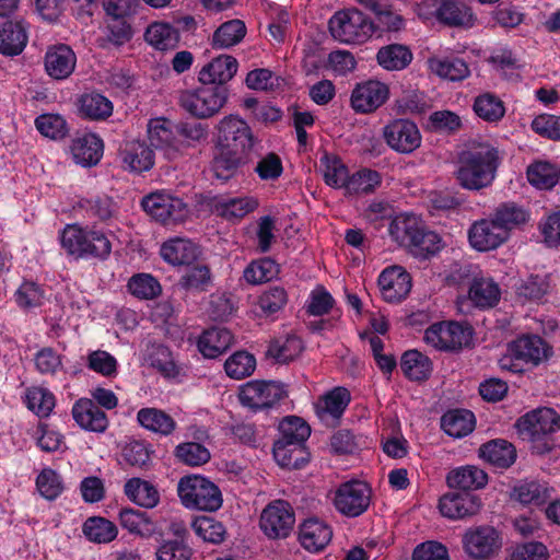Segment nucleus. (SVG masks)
I'll use <instances>...</instances> for the list:
<instances>
[{
    "label": "nucleus",
    "instance_id": "obj_1",
    "mask_svg": "<svg viewBox=\"0 0 560 560\" xmlns=\"http://www.w3.org/2000/svg\"><path fill=\"white\" fill-rule=\"evenodd\" d=\"M499 165L498 149L481 143L459 154L454 176L462 188L479 191L492 185Z\"/></svg>",
    "mask_w": 560,
    "mask_h": 560
},
{
    "label": "nucleus",
    "instance_id": "obj_2",
    "mask_svg": "<svg viewBox=\"0 0 560 560\" xmlns=\"http://www.w3.org/2000/svg\"><path fill=\"white\" fill-rule=\"evenodd\" d=\"M61 245L68 254L77 258L93 257L103 260L112 252V243L103 232L81 229L75 224L65 228Z\"/></svg>",
    "mask_w": 560,
    "mask_h": 560
},
{
    "label": "nucleus",
    "instance_id": "obj_3",
    "mask_svg": "<svg viewBox=\"0 0 560 560\" xmlns=\"http://www.w3.org/2000/svg\"><path fill=\"white\" fill-rule=\"evenodd\" d=\"M229 90L225 85L202 84L195 90L183 91L179 105L197 119H207L217 115L226 104Z\"/></svg>",
    "mask_w": 560,
    "mask_h": 560
},
{
    "label": "nucleus",
    "instance_id": "obj_4",
    "mask_svg": "<svg viewBox=\"0 0 560 560\" xmlns=\"http://www.w3.org/2000/svg\"><path fill=\"white\" fill-rule=\"evenodd\" d=\"M177 491L182 503L188 509L214 512L222 506L220 489L201 476L183 477Z\"/></svg>",
    "mask_w": 560,
    "mask_h": 560
},
{
    "label": "nucleus",
    "instance_id": "obj_5",
    "mask_svg": "<svg viewBox=\"0 0 560 560\" xmlns=\"http://www.w3.org/2000/svg\"><path fill=\"white\" fill-rule=\"evenodd\" d=\"M329 31L340 42L361 44L374 34L375 25L358 9H349L329 20Z\"/></svg>",
    "mask_w": 560,
    "mask_h": 560
},
{
    "label": "nucleus",
    "instance_id": "obj_6",
    "mask_svg": "<svg viewBox=\"0 0 560 560\" xmlns=\"http://www.w3.org/2000/svg\"><path fill=\"white\" fill-rule=\"evenodd\" d=\"M218 145L250 158L260 141L254 136L249 125L236 115L222 118L218 126Z\"/></svg>",
    "mask_w": 560,
    "mask_h": 560
},
{
    "label": "nucleus",
    "instance_id": "obj_7",
    "mask_svg": "<svg viewBox=\"0 0 560 560\" xmlns=\"http://www.w3.org/2000/svg\"><path fill=\"white\" fill-rule=\"evenodd\" d=\"M285 396L284 387L275 381H249L240 388L238 398L243 406L254 411L272 407Z\"/></svg>",
    "mask_w": 560,
    "mask_h": 560
},
{
    "label": "nucleus",
    "instance_id": "obj_8",
    "mask_svg": "<svg viewBox=\"0 0 560 560\" xmlns=\"http://www.w3.org/2000/svg\"><path fill=\"white\" fill-rule=\"evenodd\" d=\"M295 515L292 506L283 500L269 503L261 512L259 526L269 539L287 538L293 529Z\"/></svg>",
    "mask_w": 560,
    "mask_h": 560
},
{
    "label": "nucleus",
    "instance_id": "obj_9",
    "mask_svg": "<svg viewBox=\"0 0 560 560\" xmlns=\"http://www.w3.org/2000/svg\"><path fill=\"white\" fill-rule=\"evenodd\" d=\"M371 493V488L363 481L341 483L335 493V508L345 516L357 517L370 506Z\"/></svg>",
    "mask_w": 560,
    "mask_h": 560
},
{
    "label": "nucleus",
    "instance_id": "obj_10",
    "mask_svg": "<svg viewBox=\"0 0 560 560\" xmlns=\"http://www.w3.org/2000/svg\"><path fill=\"white\" fill-rule=\"evenodd\" d=\"M383 136L389 148L398 153L409 154L421 144L418 126L405 118L394 119L384 127Z\"/></svg>",
    "mask_w": 560,
    "mask_h": 560
},
{
    "label": "nucleus",
    "instance_id": "obj_11",
    "mask_svg": "<svg viewBox=\"0 0 560 560\" xmlns=\"http://www.w3.org/2000/svg\"><path fill=\"white\" fill-rule=\"evenodd\" d=\"M515 428L522 439L552 435L560 429V416L551 408H539L522 416Z\"/></svg>",
    "mask_w": 560,
    "mask_h": 560
},
{
    "label": "nucleus",
    "instance_id": "obj_12",
    "mask_svg": "<svg viewBox=\"0 0 560 560\" xmlns=\"http://www.w3.org/2000/svg\"><path fill=\"white\" fill-rule=\"evenodd\" d=\"M463 545L469 557L483 560L501 548V539L494 527L485 525L468 529L463 536Z\"/></svg>",
    "mask_w": 560,
    "mask_h": 560
},
{
    "label": "nucleus",
    "instance_id": "obj_13",
    "mask_svg": "<svg viewBox=\"0 0 560 560\" xmlns=\"http://www.w3.org/2000/svg\"><path fill=\"white\" fill-rule=\"evenodd\" d=\"M388 86L377 80L358 83L351 93V106L355 113L369 114L380 108L388 98Z\"/></svg>",
    "mask_w": 560,
    "mask_h": 560
},
{
    "label": "nucleus",
    "instance_id": "obj_14",
    "mask_svg": "<svg viewBox=\"0 0 560 560\" xmlns=\"http://www.w3.org/2000/svg\"><path fill=\"white\" fill-rule=\"evenodd\" d=\"M508 351L524 366H537L552 354V348L538 335H523L508 343Z\"/></svg>",
    "mask_w": 560,
    "mask_h": 560
},
{
    "label": "nucleus",
    "instance_id": "obj_15",
    "mask_svg": "<svg viewBox=\"0 0 560 560\" xmlns=\"http://www.w3.org/2000/svg\"><path fill=\"white\" fill-rule=\"evenodd\" d=\"M141 206L148 214L164 224L168 221H179L186 213V203L182 199L164 194L145 196Z\"/></svg>",
    "mask_w": 560,
    "mask_h": 560
},
{
    "label": "nucleus",
    "instance_id": "obj_16",
    "mask_svg": "<svg viewBox=\"0 0 560 560\" xmlns=\"http://www.w3.org/2000/svg\"><path fill=\"white\" fill-rule=\"evenodd\" d=\"M443 516L457 520L476 515L481 509V500L468 491H454L444 494L439 502Z\"/></svg>",
    "mask_w": 560,
    "mask_h": 560
},
{
    "label": "nucleus",
    "instance_id": "obj_17",
    "mask_svg": "<svg viewBox=\"0 0 560 560\" xmlns=\"http://www.w3.org/2000/svg\"><path fill=\"white\" fill-rule=\"evenodd\" d=\"M378 285L386 302L399 303L411 290V277L402 267L393 266L382 271Z\"/></svg>",
    "mask_w": 560,
    "mask_h": 560
},
{
    "label": "nucleus",
    "instance_id": "obj_18",
    "mask_svg": "<svg viewBox=\"0 0 560 560\" xmlns=\"http://www.w3.org/2000/svg\"><path fill=\"white\" fill-rule=\"evenodd\" d=\"M468 238L475 249L488 252L503 244L509 238V233L502 230L492 218L474 223L469 229Z\"/></svg>",
    "mask_w": 560,
    "mask_h": 560
},
{
    "label": "nucleus",
    "instance_id": "obj_19",
    "mask_svg": "<svg viewBox=\"0 0 560 560\" xmlns=\"http://www.w3.org/2000/svg\"><path fill=\"white\" fill-rule=\"evenodd\" d=\"M72 417L86 431L103 433L108 427L105 411L90 398H81L74 402Z\"/></svg>",
    "mask_w": 560,
    "mask_h": 560
},
{
    "label": "nucleus",
    "instance_id": "obj_20",
    "mask_svg": "<svg viewBox=\"0 0 560 560\" xmlns=\"http://www.w3.org/2000/svg\"><path fill=\"white\" fill-rule=\"evenodd\" d=\"M77 57L68 45L50 47L45 55V70L56 80L67 79L74 70Z\"/></svg>",
    "mask_w": 560,
    "mask_h": 560
},
{
    "label": "nucleus",
    "instance_id": "obj_21",
    "mask_svg": "<svg viewBox=\"0 0 560 560\" xmlns=\"http://www.w3.org/2000/svg\"><path fill=\"white\" fill-rule=\"evenodd\" d=\"M237 60L230 55H220L199 71L201 84L225 85L237 72Z\"/></svg>",
    "mask_w": 560,
    "mask_h": 560
},
{
    "label": "nucleus",
    "instance_id": "obj_22",
    "mask_svg": "<svg viewBox=\"0 0 560 560\" xmlns=\"http://www.w3.org/2000/svg\"><path fill=\"white\" fill-rule=\"evenodd\" d=\"M250 160V158L215 144L211 161V171L215 178L222 182H228L233 178L237 174L238 170Z\"/></svg>",
    "mask_w": 560,
    "mask_h": 560
},
{
    "label": "nucleus",
    "instance_id": "obj_23",
    "mask_svg": "<svg viewBox=\"0 0 560 560\" xmlns=\"http://www.w3.org/2000/svg\"><path fill=\"white\" fill-rule=\"evenodd\" d=\"M28 40L26 26L21 21H5L0 24V54L14 57L24 50Z\"/></svg>",
    "mask_w": 560,
    "mask_h": 560
},
{
    "label": "nucleus",
    "instance_id": "obj_24",
    "mask_svg": "<svg viewBox=\"0 0 560 560\" xmlns=\"http://www.w3.org/2000/svg\"><path fill=\"white\" fill-rule=\"evenodd\" d=\"M476 18L460 0H441L438 22L448 27L470 28Z\"/></svg>",
    "mask_w": 560,
    "mask_h": 560
},
{
    "label": "nucleus",
    "instance_id": "obj_25",
    "mask_svg": "<svg viewBox=\"0 0 560 560\" xmlns=\"http://www.w3.org/2000/svg\"><path fill=\"white\" fill-rule=\"evenodd\" d=\"M331 537L330 527L317 518H308L299 527V541L308 551L316 552L324 549Z\"/></svg>",
    "mask_w": 560,
    "mask_h": 560
},
{
    "label": "nucleus",
    "instance_id": "obj_26",
    "mask_svg": "<svg viewBox=\"0 0 560 560\" xmlns=\"http://www.w3.org/2000/svg\"><path fill=\"white\" fill-rule=\"evenodd\" d=\"M104 144L94 133H85L72 141L71 153L77 164L83 167L95 166L103 156Z\"/></svg>",
    "mask_w": 560,
    "mask_h": 560
},
{
    "label": "nucleus",
    "instance_id": "obj_27",
    "mask_svg": "<svg viewBox=\"0 0 560 560\" xmlns=\"http://www.w3.org/2000/svg\"><path fill=\"white\" fill-rule=\"evenodd\" d=\"M479 456L494 467L506 469L515 463L517 453L509 441L495 439L479 447Z\"/></svg>",
    "mask_w": 560,
    "mask_h": 560
},
{
    "label": "nucleus",
    "instance_id": "obj_28",
    "mask_svg": "<svg viewBox=\"0 0 560 560\" xmlns=\"http://www.w3.org/2000/svg\"><path fill=\"white\" fill-rule=\"evenodd\" d=\"M272 453L277 464L287 469H300L310 460V452L305 444L296 442H275Z\"/></svg>",
    "mask_w": 560,
    "mask_h": 560
},
{
    "label": "nucleus",
    "instance_id": "obj_29",
    "mask_svg": "<svg viewBox=\"0 0 560 560\" xmlns=\"http://www.w3.org/2000/svg\"><path fill=\"white\" fill-rule=\"evenodd\" d=\"M446 482L450 488L456 491L471 492L487 485L488 475L477 466L468 465L450 471Z\"/></svg>",
    "mask_w": 560,
    "mask_h": 560
},
{
    "label": "nucleus",
    "instance_id": "obj_30",
    "mask_svg": "<svg viewBox=\"0 0 560 560\" xmlns=\"http://www.w3.org/2000/svg\"><path fill=\"white\" fill-rule=\"evenodd\" d=\"M162 258L173 266L190 265L199 256V247L189 240L175 238L165 242L160 250Z\"/></svg>",
    "mask_w": 560,
    "mask_h": 560
},
{
    "label": "nucleus",
    "instance_id": "obj_31",
    "mask_svg": "<svg viewBox=\"0 0 560 560\" xmlns=\"http://www.w3.org/2000/svg\"><path fill=\"white\" fill-rule=\"evenodd\" d=\"M233 343V336L226 328L212 327L203 331L198 340L203 357L214 359L224 353Z\"/></svg>",
    "mask_w": 560,
    "mask_h": 560
},
{
    "label": "nucleus",
    "instance_id": "obj_32",
    "mask_svg": "<svg viewBox=\"0 0 560 560\" xmlns=\"http://www.w3.org/2000/svg\"><path fill=\"white\" fill-rule=\"evenodd\" d=\"M144 39L158 50H172L178 46L180 35L172 23L154 22L148 26Z\"/></svg>",
    "mask_w": 560,
    "mask_h": 560
},
{
    "label": "nucleus",
    "instance_id": "obj_33",
    "mask_svg": "<svg viewBox=\"0 0 560 560\" xmlns=\"http://www.w3.org/2000/svg\"><path fill=\"white\" fill-rule=\"evenodd\" d=\"M413 59L410 48L402 44H389L378 49L377 63L387 71H400L407 68Z\"/></svg>",
    "mask_w": 560,
    "mask_h": 560
},
{
    "label": "nucleus",
    "instance_id": "obj_34",
    "mask_svg": "<svg viewBox=\"0 0 560 560\" xmlns=\"http://www.w3.org/2000/svg\"><path fill=\"white\" fill-rule=\"evenodd\" d=\"M475 416L467 409H455L444 413L441 418V427L444 432L459 439L468 435L475 428Z\"/></svg>",
    "mask_w": 560,
    "mask_h": 560
},
{
    "label": "nucleus",
    "instance_id": "obj_35",
    "mask_svg": "<svg viewBox=\"0 0 560 560\" xmlns=\"http://www.w3.org/2000/svg\"><path fill=\"white\" fill-rule=\"evenodd\" d=\"M212 208L218 215L225 219H240L258 207L253 198L214 197Z\"/></svg>",
    "mask_w": 560,
    "mask_h": 560
},
{
    "label": "nucleus",
    "instance_id": "obj_36",
    "mask_svg": "<svg viewBox=\"0 0 560 560\" xmlns=\"http://www.w3.org/2000/svg\"><path fill=\"white\" fill-rule=\"evenodd\" d=\"M400 368L409 380L422 382L430 377L432 362L418 350H408L401 355Z\"/></svg>",
    "mask_w": 560,
    "mask_h": 560
},
{
    "label": "nucleus",
    "instance_id": "obj_37",
    "mask_svg": "<svg viewBox=\"0 0 560 560\" xmlns=\"http://www.w3.org/2000/svg\"><path fill=\"white\" fill-rule=\"evenodd\" d=\"M501 291L492 279H475L469 289V299L475 306L490 308L500 301Z\"/></svg>",
    "mask_w": 560,
    "mask_h": 560
},
{
    "label": "nucleus",
    "instance_id": "obj_38",
    "mask_svg": "<svg viewBox=\"0 0 560 560\" xmlns=\"http://www.w3.org/2000/svg\"><path fill=\"white\" fill-rule=\"evenodd\" d=\"M421 222L413 214H400L389 220L388 232L392 238L400 246L408 247L415 240Z\"/></svg>",
    "mask_w": 560,
    "mask_h": 560
},
{
    "label": "nucleus",
    "instance_id": "obj_39",
    "mask_svg": "<svg viewBox=\"0 0 560 560\" xmlns=\"http://www.w3.org/2000/svg\"><path fill=\"white\" fill-rule=\"evenodd\" d=\"M125 494L136 504L151 509L160 500L159 491L148 481L140 478H131L125 483Z\"/></svg>",
    "mask_w": 560,
    "mask_h": 560
},
{
    "label": "nucleus",
    "instance_id": "obj_40",
    "mask_svg": "<svg viewBox=\"0 0 560 560\" xmlns=\"http://www.w3.org/2000/svg\"><path fill=\"white\" fill-rule=\"evenodd\" d=\"M246 35V25L242 20L234 19L222 23L213 33V48H229L237 45Z\"/></svg>",
    "mask_w": 560,
    "mask_h": 560
},
{
    "label": "nucleus",
    "instance_id": "obj_41",
    "mask_svg": "<svg viewBox=\"0 0 560 560\" xmlns=\"http://www.w3.org/2000/svg\"><path fill=\"white\" fill-rule=\"evenodd\" d=\"M137 419L143 428L163 435L171 434L176 428V422L170 415L155 408L140 409Z\"/></svg>",
    "mask_w": 560,
    "mask_h": 560
},
{
    "label": "nucleus",
    "instance_id": "obj_42",
    "mask_svg": "<svg viewBox=\"0 0 560 560\" xmlns=\"http://www.w3.org/2000/svg\"><path fill=\"white\" fill-rule=\"evenodd\" d=\"M212 285L211 270L207 265H195L186 269L177 287L189 292H203Z\"/></svg>",
    "mask_w": 560,
    "mask_h": 560
},
{
    "label": "nucleus",
    "instance_id": "obj_43",
    "mask_svg": "<svg viewBox=\"0 0 560 560\" xmlns=\"http://www.w3.org/2000/svg\"><path fill=\"white\" fill-rule=\"evenodd\" d=\"M119 521L124 528L141 537H151L156 529L147 512L133 509H122L119 512Z\"/></svg>",
    "mask_w": 560,
    "mask_h": 560
},
{
    "label": "nucleus",
    "instance_id": "obj_44",
    "mask_svg": "<svg viewBox=\"0 0 560 560\" xmlns=\"http://www.w3.org/2000/svg\"><path fill=\"white\" fill-rule=\"evenodd\" d=\"M512 497L522 504L541 505L550 499V489L538 481H523L513 488Z\"/></svg>",
    "mask_w": 560,
    "mask_h": 560
},
{
    "label": "nucleus",
    "instance_id": "obj_45",
    "mask_svg": "<svg viewBox=\"0 0 560 560\" xmlns=\"http://www.w3.org/2000/svg\"><path fill=\"white\" fill-rule=\"evenodd\" d=\"M429 66L432 72L450 81H462L470 73L468 65L460 58L430 59Z\"/></svg>",
    "mask_w": 560,
    "mask_h": 560
},
{
    "label": "nucleus",
    "instance_id": "obj_46",
    "mask_svg": "<svg viewBox=\"0 0 560 560\" xmlns=\"http://www.w3.org/2000/svg\"><path fill=\"white\" fill-rule=\"evenodd\" d=\"M415 236V240L407 247L415 257L427 259L440 250L441 238L435 232L421 225Z\"/></svg>",
    "mask_w": 560,
    "mask_h": 560
},
{
    "label": "nucleus",
    "instance_id": "obj_47",
    "mask_svg": "<svg viewBox=\"0 0 560 560\" xmlns=\"http://www.w3.org/2000/svg\"><path fill=\"white\" fill-rule=\"evenodd\" d=\"M303 350V342L296 336L278 338L270 342L267 355L279 363H288L298 358Z\"/></svg>",
    "mask_w": 560,
    "mask_h": 560
},
{
    "label": "nucleus",
    "instance_id": "obj_48",
    "mask_svg": "<svg viewBox=\"0 0 560 560\" xmlns=\"http://www.w3.org/2000/svg\"><path fill=\"white\" fill-rule=\"evenodd\" d=\"M527 179L538 189H551L558 185L557 165L546 161H538L527 167Z\"/></svg>",
    "mask_w": 560,
    "mask_h": 560
},
{
    "label": "nucleus",
    "instance_id": "obj_49",
    "mask_svg": "<svg viewBox=\"0 0 560 560\" xmlns=\"http://www.w3.org/2000/svg\"><path fill=\"white\" fill-rule=\"evenodd\" d=\"M83 533L86 538L97 544H106L117 536L116 525L101 516L89 517L83 524Z\"/></svg>",
    "mask_w": 560,
    "mask_h": 560
},
{
    "label": "nucleus",
    "instance_id": "obj_50",
    "mask_svg": "<svg viewBox=\"0 0 560 560\" xmlns=\"http://www.w3.org/2000/svg\"><path fill=\"white\" fill-rule=\"evenodd\" d=\"M80 113L90 119H105L113 113L112 102L102 94L90 93L80 98Z\"/></svg>",
    "mask_w": 560,
    "mask_h": 560
},
{
    "label": "nucleus",
    "instance_id": "obj_51",
    "mask_svg": "<svg viewBox=\"0 0 560 560\" xmlns=\"http://www.w3.org/2000/svg\"><path fill=\"white\" fill-rule=\"evenodd\" d=\"M322 173L325 183L331 187L346 188L349 177L348 168L336 155L325 153L320 159Z\"/></svg>",
    "mask_w": 560,
    "mask_h": 560
},
{
    "label": "nucleus",
    "instance_id": "obj_52",
    "mask_svg": "<svg viewBox=\"0 0 560 560\" xmlns=\"http://www.w3.org/2000/svg\"><path fill=\"white\" fill-rule=\"evenodd\" d=\"M280 438L276 442H296L305 444L311 434V427L300 417L288 416L279 424Z\"/></svg>",
    "mask_w": 560,
    "mask_h": 560
},
{
    "label": "nucleus",
    "instance_id": "obj_53",
    "mask_svg": "<svg viewBox=\"0 0 560 560\" xmlns=\"http://www.w3.org/2000/svg\"><path fill=\"white\" fill-rule=\"evenodd\" d=\"M494 221L502 230L510 234V231L524 224L527 219V212L513 202L500 205L493 214Z\"/></svg>",
    "mask_w": 560,
    "mask_h": 560
},
{
    "label": "nucleus",
    "instance_id": "obj_54",
    "mask_svg": "<svg viewBox=\"0 0 560 560\" xmlns=\"http://www.w3.org/2000/svg\"><path fill=\"white\" fill-rule=\"evenodd\" d=\"M256 369V359L247 351H236L224 363V370L231 378L242 380L250 376Z\"/></svg>",
    "mask_w": 560,
    "mask_h": 560
},
{
    "label": "nucleus",
    "instance_id": "obj_55",
    "mask_svg": "<svg viewBox=\"0 0 560 560\" xmlns=\"http://www.w3.org/2000/svg\"><path fill=\"white\" fill-rule=\"evenodd\" d=\"M152 451L141 441H131L121 450V457L125 463L141 470L150 469Z\"/></svg>",
    "mask_w": 560,
    "mask_h": 560
},
{
    "label": "nucleus",
    "instance_id": "obj_56",
    "mask_svg": "<svg viewBox=\"0 0 560 560\" xmlns=\"http://www.w3.org/2000/svg\"><path fill=\"white\" fill-rule=\"evenodd\" d=\"M474 110L478 117L489 122L500 120L505 113L503 102L490 93L479 95L475 100Z\"/></svg>",
    "mask_w": 560,
    "mask_h": 560
},
{
    "label": "nucleus",
    "instance_id": "obj_57",
    "mask_svg": "<svg viewBox=\"0 0 560 560\" xmlns=\"http://www.w3.org/2000/svg\"><path fill=\"white\" fill-rule=\"evenodd\" d=\"M25 400L27 408L40 418L48 417L55 407V396L43 387L28 388Z\"/></svg>",
    "mask_w": 560,
    "mask_h": 560
},
{
    "label": "nucleus",
    "instance_id": "obj_58",
    "mask_svg": "<svg viewBox=\"0 0 560 560\" xmlns=\"http://www.w3.org/2000/svg\"><path fill=\"white\" fill-rule=\"evenodd\" d=\"M350 402V393L347 388L337 387L329 392L323 398V406H318V415H330L334 419H339Z\"/></svg>",
    "mask_w": 560,
    "mask_h": 560
},
{
    "label": "nucleus",
    "instance_id": "obj_59",
    "mask_svg": "<svg viewBox=\"0 0 560 560\" xmlns=\"http://www.w3.org/2000/svg\"><path fill=\"white\" fill-rule=\"evenodd\" d=\"M381 183V176L376 171L361 170L348 177L346 190L348 194H370Z\"/></svg>",
    "mask_w": 560,
    "mask_h": 560
},
{
    "label": "nucleus",
    "instance_id": "obj_60",
    "mask_svg": "<svg viewBox=\"0 0 560 560\" xmlns=\"http://www.w3.org/2000/svg\"><path fill=\"white\" fill-rule=\"evenodd\" d=\"M128 289L132 295L142 299L151 300L161 293V285L159 281L148 273H139L130 278Z\"/></svg>",
    "mask_w": 560,
    "mask_h": 560
},
{
    "label": "nucleus",
    "instance_id": "obj_61",
    "mask_svg": "<svg viewBox=\"0 0 560 560\" xmlns=\"http://www.w3.org/2000/svg\"><path fill=\"white\" fill-rule=\"evenodd\" d=\"M196 534L205 541L220 544L225 537V527L222 523L209 516H199L192 522Z\"/></svg>",
    "mask_w": 560,
    "mask_h": 560
},
{
    "label": "nucleus",
    "instance_id": "obj_62",
    "mask_svg": "<svg viewBox=\"0 0 560 560\" xmlns=\"http://www.w3.org/2000/svg\"><path fill=\"white\" fill-rule=\"evenodd\" d=\"M548 281L539 276H530L515 284V293L523 301L540 300L548 292Z\"/></svg>",
    "mask_w": 560,
    "mask_h": 560
},
{
    "label": "nucleus",
    "instance_id": "obj_63",
    "mask_svg": "<svg viewBox=\"0 0 560 560\" xmlns=\"http://www.w3.org/2000/svg\"><path fill=\"white\" fill-rule=\"evenodd\" d=\"M37 130L50 139H62L68 133L65 118L58 114H43L35 119Z\"/></svg>",
    "mask_w": 560,
    "mask_h": 560
},
{
    "label": "nucleus",
    "instance_id": "obj_64",
    "mask_svg": "<svg viewBox=\"0 0 560 560\" xmlns=\"http://www.w3.org/2000/svg\"><path fill=\"white\" fill-rule=\"evenodd\" d=\"M124 163L136 173L149 171L154 164V153L148 145L138 144L126 152Z\"/></svg>",
    "mask_w": 560,
    "mask_h": 560
}]
</instances>
